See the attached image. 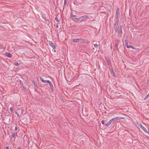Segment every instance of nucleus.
Returning <instances> with one entry per match:
<instances>
[{
  "mask_svg": "<svg viewBox=\"0 0 149 149\" xmlns=\"http://www.w3.org/2000/svg\"><path fill=\"white\" fill-rule=\"evenodd\" d=\"M88 16L87 15H85L79 17L78 19H79V20H80L81 21H82L87 19L88 18Z\"/></svg>",
  "mask_w": 149,
  "mask_h": 149,
  "instance_id": "1",
  "label": "nucleus"
},
{
  "mask_svg": "<svg viewBox=\"0 0 149 149\" xmlns=\"http://www.w3.org/2000/svg\"><path fill=\"white\" fill-rule=\"evenodd\" d=\"M138 125L142 129L143 131L146 133H148L146 129L142 125L141 123H138Z\"/></svg>",
  "mask_w": 149,
  "mask_h": 149,
  "instance_id": "2",
  "label": "nucleus"
},
{
  "mask_svg": "<svg viewBox=\"0 0 149 149\" xmlns=\"http://www.w3.org/2000/svg\"><path fill=\"white\" fill-rule=\"evenodd\" d=\"M123 119H124V118L123 117H116L112 118L111 119L113 122Z\"/></svg>",
  "mask_w": 149,
  "mask_h": 149,
  "instance_id": "3",
  "label": "nucleus"
},
{
  "mask_svg": "<svg viewBox=\"0 0 149 149\" xmlns=\"http://www.w3.org/2000/svg\"><path fill=\"white\" fill-rule=\"evenodd\" d=\"M83 39H73L72 40V42H81L83 41Z\"/></svg>",
  "mask_w": 149,
  "mask_h": 149,
  "instance_id": "4",
  "label": "nucleus"
},
{
  "mask_svg": "<svg viewBox=\"0 0 149 149\" xmlns=\"http://www.w3.org/2000/svg\"><path fill=\"white\" fill-rule=\"evenodd\" d=\"M77 17H78L77 16L74 15H72L71 16L72 19L73 21H75L76 19L79 21V19H78V18H77Z\"/></svg>",
  "mask_w": 149,
  "mask_h": 149,
  "instance_id": "5",
  "label": "nucleus"
},
{
  "mask_svg": "<svg viewBox=\"0 0 149 149\" xmlns=\"http://www.w3.org/2000/svg\"><path fill=\"white\" fill-rule=\"evenodd\" d=\"M118 25V23L115 24L114 25V29L115 30V31L117 32L118 31V29L117 26Z\"/></svg>",
  "mask_w": 149,
  "mask_h": 149,
  "instance_id": "6",
  "label": "nucleus"
},
{
  "mask_svg": "<svg viewBox=\"0 0 149 149\" xmlns=\"http://www.w3.org/2000/svg\"><path fill=\"white\" fill-rule=\"evenodd\" d=\"M113 121L111 119L109 121L108 123L106 124L105 125H106L107 127H108L110 125L111 123L113 122Z\"/></svg>",
  "mask_w": 149,
  "mask_h": 149,
  "instance_id": "7",
  "label": "nucleus"
},
{
  "mask_svg": "<svg viewBox=\"0 0 149 149\" xmlns=\"http://www.w3.org/2000/svg\"><path fill=\"white\" fill-rule=\"evenodd\" d=\"M49 44L50 45H51L52 46V47L53 49H54L55 48V45L53 43L51 42V43H50Z\"/></svg>",
  "mask_w": 149,
  "mask_h": 149,
  "instance_id": "8",
  "label": "nucleus"
},
{
  "mask_svg": "<svg viewBox=\"0 0 149 149\" xmlns=\"http://www.w3.org/2000/svg\"><path fill=\"white\" fill-rule=\"evenodd\" d=\"M119 32L121 34H122V28L121 26L120 27Z\"/></svg>",
  "mask_w": 149,
  "mask_h": 149,
  "instance_id": "9",
  "label": "nucleus"
},
{
  "mask_svg": "<svg viewBox=\"0 0 149 149\" xmlns=\"http://www.w3.org/2000/svg\"><path fill=\"white\" fill-rule=\"evenodd\" d=\"M47 83H48L49 84V86L51 87V88H52L53 87L52 84L51 82L49 80L48 81Z\"/></svg>",
  "mask_w": 149,
  "mask_h": 149,
  "instance_id": "10",
  "label": "nucleus"
},
{
  "mask_svg": "<svg viewBox=\"0 0 149 149\" xmlns=\"http://www.w3.org/2000/svg\"><path fill=\"white\" fill-rule=\"evenodd\" d=\"M6 55L8 57H10L12 56L11 54L10 53H6Z\"/></svg>",
  "mask_w": 149,
  "mask_h": 149,
  "instance_id": "11",
  "label": "nucleus"
},
{
  "mask_svg": "<svg viewBox=\"0 0 149 149\" xmlns=\"http://www.w3.org/2000/svg\"><path fill=\"white\" fill-rule=\"evenodd\" d=\"M118 9H119L118 8L116 10V15L117 17H118V12H119Z\"/></svg>",
  "mask_w": 149,
  "mask_h": 149,
  "instance_id": "12",
  "label": "nucleus"
},
{
  "mask_svg": "<svg viewBox=\"0 0 149 149\" xmlns=\"http://www.w3.org/2000/svg\"><path fill=\"white\" fill-rule=\"evenodd\" d=\"M40 79L41 81H42V82H43L44 80H43V79L41 77H40Z\"/></svg>",
  "mask_w": 149,
  "mask_h": 149,
  "instance_id": "13",
  "label": "nucleus"
},
{
  "mask_svg": "<svg viewBox=\"0 0 149 149\" xmlns=\"http://www.w3.org/2000/svg\"><path fill=\"white\" fill-rule=\"evenodd\" d=\"M49 80H44L43 81V83H48V81Z\"/></svg>",
  "mask_w": 149,
  "mask_h": 149,
  "instance_id": "14",
  "label": "nucleus"
},
{
  "mask_svg": "<svg viewBox=\"0 0 149 149\" xmlns=\"http://www.w3.org/2000/svg\"><path fill=\"white\" fill-rule=\"evenodd\" d=\"M125 45L127 48H130L129 46L128 45V43L125 44Z\"/></svg>",
  "mask_w": 149,
  "mask_h": 149,
  "instance_id": "15",
  "label": "nucleus"
},
{
  "mask_svg": "<svg viewBox=\"0 0 149 149\" xmlns=\"http://www.w3.org/2000/svg\"><path fill=\"white\" fill-rule=\"evenodd\" d=\"M14 65H15L17 66L19 65V63L17 62H15V63Z\"/></svg>",
  "mask_w": 149,
  "mask_h": 149,
  "instance_id": "16",
  "label": "nucleus"
},
{
  "mask_svg": "<svg viewBox=\"0 0 149 149\" xmlns=\"http://www.w3.org/2000/svg\"><path fill=\"white\" fill-rule=\"evenodd\" d=\"M55 20L56 22H59L58 19V18H57V17L56 18H55Z\"/></svg>",
  "mask_w": 149,
  "mask_h": 149,
  "instance_id": "17",
  "label": "nucleus"
},
{
  "mask_svg": "<svg viewBox=\"0 0 149 149\" xmlns=\"http://www.w3.org/2000/svg\"><path fill=\"white\" fill-rule=\"evenodd\" d=\"M94 46L95 47L97 48L98 47V45L97 44H96L94 45Z\"/></svg>",
  "mask_w": 149,
  "mask_h": 149,
  "instance_id": "18",
  "label": "nucleus"
},
{
  "mask_svg": "<svg viewBox=\"0 0 149 149\" xmlns=\"http://www.w3.org/2000/svg\"><path fill=\"white\" fill-rule=\"evenodd\" d=\"M130 48H132L133 49H134L135 48L134 47H133L131 46V45H129Z\"/></svg>",
  "mask_w": 149,
  "mask_h": 149,
  "instance_id": "19",
  "label": "nucleus"
},
{
  "mask_svg": "<svg viewBox=\"0 0 149 149\" xmlns=\"http://www.w3.org/2000/svg\"><path fill=\"white\" fill-rule=\"evenodd\" d=\"M148 96H148V95H147L146 96V97H145V98L144 99L145 100V99H147V98H148Z\"/></svg>",
  "mask_w": 149,
  "mask_h": 149,
  "instance_id": "20",
  "label": "nucleus"
},
{
  "mask_svg": "<svg viewBox=\"0 0 149 149\" xmlns=\"http://www.w3.org/2000/svg\"><path fill=\"white\" fill-rule=\"evenodd\" d=\"M15 136V134H12V136L13 138H14Z\"/></svg>",
  "mask_w": 149,
  "mask_h": 149,
  "instance_id": "21",
  "label": "nucleus"
},
{
  "mask_svg": "<svg viewBox=\"0 0 149 149\" xmlns=\"http://www.w3.org/2000/svg\"><path fill=\"white\" fill-rule=\"evenodd\" d=\"M101 123L102 124H104V120H102L101 121Z\"/></svg>",
  "mask_w": 149,
  "mask_h": 149,
  "instance_id": "22",
  "label": "nucleus"
},
{
  "mask_svg": "<svg viewBox=\"0 0 149 149\" xmlns=\"http://www.w3.org/2000/svg\"><path fill=\"white\" fill-rule=\"evenodd\" d=\"M13 109L11 107L10 109V111H13Z\"/></svg>",
  "mask_w": 149,
  "mask_h": 149,
  "instance_id": "23",
  "label": "nucleus"
},
{
  "mask_svg": "<svg viewBox=\"0 0 149 149\" xmlns=\"http://www.w3.org/2000/svg\"><path fill=\"white\" fill-rule=\"evenodd\" d=\"M125 44L128 43V41L127 40H126L125 41Z\"/></svg>",
  "mask_w": 149,
  "mask_h": 149,
  "instance_id": "24",
  "label": "nucleus"
},
{
  "mask_svg": "<svg viewBox=\"0 0 149 149\" xmlns=\"http://www.w3.org/2000/svg\"><path fill=\"white\" fill-rule=\"evenodd\" d=\"M32 82L33 84L35 85V81H33Z\"/></svg>",
  "mask_w": 149,
  "mask_h": 149,
  "instance_id": "25",
  "label": "nucleus"
},
{
  "mask_svg": "<svg viewBox=\"0 0 149 149\" xmlns=\"http://www.w3.org/2000/svg\"><path fill=\"white\" fill-rule=\"evenodd\" d=\"M15 113L16 114L18 117L19 116V115L17 112H16Z\"/></svg>",
  "mask_w": 149,
  "mask_h": 149,
  "instance_id": "26",
  "label": "nucleus"
},
{
  "mask_svg": "<svg viewBox=\"0 0 149 149\" xmlns=\"http://www.w3.org/2000/svg\"><path fill=\"white\" fill-rule=\"evenodd\" d=\"M17 130V127H16L15 129V130Z\"/></svg>",
  "mask_w": 149,
  "mask_h": 149,
  "instance_id": "27",
  "label": "nucleus"
},
{
  "mask_svg": "<svg viewBox=\"0 0 149 149\" xmlns=\"http://www.w3.org/2000/svg\"><path fill=\"white\" fill-rule=\"evenodd\" d=\"M66 0H64V5L65 4V3H66Z\"/></svg>",
  "mask_w": 149,
  "mask_h": 149,
  "instance_id": "28",
  "label": "nucleus"
},
{
  "mask_svg": "<svg viewBox=\"0 0 149 149\" xmlns=\"http://www.w3.org/2000/svg\"><path fill=\"white\" fill-rule=\"evenodd\" d=\"M6 149H9V147L8 146H7L6 148Z\"/></svg>",
  "mask_w": 149,
  "mask_h": 149,
  "instance_id": "29",
  "label": "nucleus"
},
{
  "mask_svg": "<svg viewBox=\"0 0 149 149\" xmlns=\"http://www.w3.org/2000/svg\"><path fill=\"white\" fill-rule=\"evenodd\" d=\"M56 28H58V25H57L56 26Z\"/></svg>",
  "mask_w": 149,
  "mask_h": 149,
  "instance_id": "30",
  "label": "nucleus"
},
{
  "mask_svg": "<svg viewBox=\"0 0 149 149\" xmlns=\"http://www.w3.org/2000/svg\"><path fill=\"white\" fill-rule=\"evenodd\" d=\"M17 149H21V148L19 147H18Z\"/></svg>",
  "mask_w": 149,
  "mask_h": 149,
  "instance_id": "31",
  "label": "nucleus"
}]
</instances>
